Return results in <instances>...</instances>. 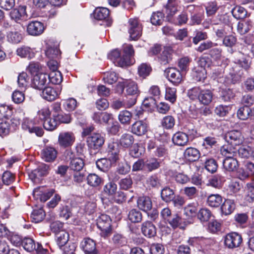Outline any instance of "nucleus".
I'll use <instances>...</instances> for the list:
<instances>
[{
  "mask_svg": "<svg viewBox=\"0 0 254 254\" xmlns=\"http://www.w3.org/2000/svg\"><path fill=\"white\" fill-rule=\"evenodd\" d=\"M224 138L226 144L221 147L220 150L222 154L236 156L237 151L236 147L241 145L244 141V137L241 132L238 130H230L224 135Z\"/></svg>",
  "mask_w": 254,
  "mask_h": 254,
  "instance_id": "f257e3e1",
  "label": "nucleus"
},
{
  "mask_svg": "<svg viewBox=\"0 0 254 254\" xmlns=\"http://www.w3.org/2000/svg\"><path fill=\"white\" fill-rule=\"evenodd\" d=\"M98 228L101 230V235L104 237L109 236L112 232L111 219L106 214H101L97 220Z\"/></svg>",
  "mask_w": 254,
  "mask_h": 254,
  "instance_id": "f03ea898",
  "label": "nucleus"
},
{
  "mask_svg": "<svg viewBox=\"0 0 254 254\" xmlns=\"http://www.w3.org/2000/svg\"><path fill=\"white\" fill-rule=\"evenodd\" d=\"M126 91L128 95L133 96L127 103V107H130L135 104L136 97L138 95L139 91L136 83L131 80H126Z\"/></svg>",
  "mask_w": 254,
  "mask_h": 254,
  "instance_id": "7ed1b4c3",
  "label": "nucleus"
},
{
  "mask_svg": "<svg viewBox=\"0 0 254 254\" xmlns=\"http://www.w3.org/2000/svg\"><path fill=\"white\" fill-rule=\"evenodd\" d=\"M128 32L132 40L138 39L142 34V27L138 19L130 18L128 20Z\"/></svg>",
  "mask_w": 254,
  "mask_h": 254,
  "instance_id": "20e7f679",
  "label": "nucleus"
},
{
  "mask_svg": "<svg viewBox=\"0 0 254 254\" xmlns=\"http://www.w3.org/2000/svg\"><path fill=\"white\" fill-rule=\"evenodd\" d=\"M104 137L98 133H94L86 138V143L88 147L94 150L100 148L104 144Z\"/></svg>",
  "mask_w": 254,
  "mask_h": 254,
  "instance_id": "39448f33",
  "label": "nucleus"
},
{
  "mask_svg": "<svg viewBox=\"0 0 254 254\" xmlns=\"http://www.w3.org/2000/svg\"><path fill=\"white\" fill-rule=\"evenodd\" d=\"M165 75L174 85H178L183 80L182 72L176 68L170 67L164 70Z\"/></svg>",
  "mask_w": 254,
  "mask_h": 254,
  "instance_id": "423d86ee",
  "label": "nucleus"
},
{
  "mask_svg": "<svg viewBox=\"0 0 254 254\" xmlns=\"http://www.w3.org/2000/svg\"><path fill=\"white\" fill-rule=\"evenodd\" d=\"M49 166L45 164L39 165L37 168L32 171L29 174V178L34 183H38L41 178L46 176L48 174Z\"/></svg>",
  "mask_w": 254,
  "mask_h": 254,
  "instance_id": "0eeeda50",
  "label": "nucleus"
},
{
  "mask_svg": "<svg viewBox=\"0 0 254 254\" xmlns=\"http://www.w3.org/2000/svg\"><path fill=\"white\" fill-rule=\"evenodd\" d=\"M242 242L241 236L237 233H229L225 236L224 244L226 247L233 249L240 246Z\"/></svg>",
  "mask_w": 254,
  "mask_h": 254,
  "instance_id": "6e6552de",
  "label": "nucleus"
},
{
  "mask_svg": "<svg viewBox=\"0 0 254 254\" xmlns=\"http://www.w3.org/2000/svg\"><path fill=\"white\" fill-rule=\"evenodd\" d=\"M48 83V75L46 73H38L34 76L31 86L37 90H42L47 86Z\"/></svg>",
  "mask_w": 254,
  "mask_h": 254,
  "instance_id": "1a4fd4ad",
  "label": "nucleus"
},
{
  "mask_svg": "<svg viewBox=\"0 0 254 254\" xmlns=\"http://www.w3.org/2000/svg\"><path fill=\"white\" fill-rule=\"evenodd\" d=\"M123 55L117 62L118 66L123 67L131 64L130 58L134 55L133 47L131 45H126L123 47Z\"/></svg>",
  "mask_w": 254,
  "mask_h": 254,
  "instance_id": "9d476101",
  "label": "nucleus"
},
{
  "mask_svg": "<svg viewBox=\"0 0 254 254\" xmlns=\"http://www.w3.org/2000/svg\"><path fill=\"white\" fill-rule=\"evenodd\" d=\"M80 245L85 254H100L99 250L96 248L95 241L90 238H84Z\"/></svg>",
  "mask_w": 254,
  "mask_h": 254,
  "instance_id": "9b49d317",
  "label": "nucleus"
},
{
  "mask_svg": "<svg viewBox=\"0 0 254 254\" xmlns=\"http://www.w3.org/2000/svg\"><path fill=\"white\" fill-rule=\"evenodd\" d=\"M66 158L69 159V168L72 170L79 172L84 166L83 160L80 157H74L70 151L67 152Z\"/></svg>",
  "mask_w": 254,
  "mask_h": 254,
  "instance_id": "f8f14e48",
  "label": "nucleus"
},
{
  "mask_svg": "<svg viewBox=\"0 0 254 254\" xmlns=\"http://www.w3.org/2000/svg\"><path fill=\"white\" fill-rule=\"evenodd\" d=\"M148 128V125L145 120H139L135 122L130 127V131L137 136L145 134Z\"/></svg>",
  "mask_w": 254,
  "mask_h": 254,
  "instance_id": "ddd939ff",
  "label": "nucleus"
},
{
  "mask_svg": "<svg viewBox=\"0 0 254 254\" xmlns=\"http://www.w3.org/2000/svg\"><path fill=\"white\" fill-rule=\"evenodd\" d=\"M120 149L119 144L116 142H111L107 149V157L112 162H117L119 160Z\"/></svg>",
  "mask_w": 254,
  "mask_h": 254,
  "instance_id": "4468645a",
  "label": "nucleus"
},
{
  "mask_svg": "<svg viewBox=\"0 0 254 254\" xmlns=\"http://www.w3.org/2000/svg\"><path fill=\"white\" fill-rule=\"evenodd\" d=\"M26 6H19L17 8H13L9 13L10 19L17 23L24 20L26 16Z\"/></svg>",
  "mask_w": 254,
  "mask_h": 254,
  "instance_id": "2eb2a0df",
  "label": "nucleus"
},
{
  "mask_svg": "<svg viewBox=\"0 0 254 254\" xmlns=\"http://www.w3.org/2000/svg\"><path fill=\"white\" fill-rule=\"evenodd\" d=\"M226 158L223 161V166L224 169L228 172H233L237 170L239 167V163L235 156L232 155H225Z\"/></svg>",
  "mask_w": 254,
  "mask_h": 254,
  "instance_id": "dca6fc26",
  "label": "nucleus"
},
{
  "mask_svg": "<svg viewBox=\"0 0 254 254\" xmlns=\"http://www.w3.org/2000/svg\"><path fill=\"white\" fill-rule=\"evenodd\" d=\"M75 137L71 132H63L60 133L58 141L60 145L64 147L71 146L74 141Z\"/></svg>",
  "mask_w": 254,
  "mask_h": 254,
  "instance_id": "f3484780",
  "label": "nucleus"
},
{
  "mask_svg": "<svg viewBox=\"0 0 254 254\" xmlns=\"http://www.w3.org/2000/svg\"><path fill=\"white\" fill-rule=\"evenodd\" d=\"M141 232L144 236L148 238H152L156 235L155 226L150 221H146L141 224Z\"/></svg>",
  "mask_w": 254,
  "mask_h": 254,
  "instance_id": "a211bd4d",
  "label": "nucleus"
},
{
  "mask_svg": "<svg viewBox=\"0 0 254 254\" xmlns=\"http://www.w3.org/2000/svg\"><path fill=\"white\" fill-rule=\"evenodd\" d=\"M44 30L43 24L37 21H32L27 26V32L31 35H39Z\"/></svg>",
  "mask_w": 254,
  "mask_h": 254,
  "instance_id": "6ab92c4d",
  "label": "nucleus"
},
{
  "mask_svg": "<svg viewBox=\"0 0 254 254\" xmlns=\"http://www.w3.org/2000/svg\"><path fill=\"white\" fill-rule=\"evenodd\" d=\"M109 10L105 7H100L96 8L94 12V16L95 19L99 20H105L107 22V25L108 26H111L112 20L109 18Z\"/></svg>",
  "mask_w": 254,
  "mask_h": 254,
  "instance_id": "aec40b11",
  "label": "nucleus"
},
{
  "mask_svg": "<svg viewBox=\"0 0 254 254\" xmlns=\"http://www.w3.org/2000/svg\"><path fill=\"white\" fill-rule=\"evenodd\" d=\"M42 90L41 96L43 99L48 101L51 102L56 100L59 95L58 91L51 86H47L42 89Z\"/></svg>",
  "mask_w": 254,
  "mask_h": 254,
  "instance_id": "412c9836",
  "label": "nucleus"
},
{
  "mask_svg": "<svg viewBox=\"0 0 254 254\" xmlns=\"http://www.w3.org/2000/svg\"><path fill=\"white\" fill-rule=\"evenodd\" d=\"M238 118L242 120H246L248 118L254 119V108H250L248 106H244L239 108L237 112Z\"/></svg>",
  "mask_w": 254,
  "mask_h": 254,
  "instance_id": "4be33fe9",
  "label": "nucleus"
},
{
  "mask_svg": "<svg viewBox=\"0 0 254 254\" xmlns=\"http://www.w3.org/2000/svg\"><path fill=\"white\" fill-rule=\"evenodd\" d=\"M137 205L140 210L146 212L150 210L152 207V202L151 198L146 196L138 197Z\"/></svg>",
  "mask_w": 254,
  "mask_h": 254,
  "instance_id": "5701e85b",
  "label": "nucleus"
},
{
  "mask_svg": "<svg viewBox=\"0 0 254 254\" xmlns=\"http://www.w3.org/2000/svg\"><path fill=\"white\" fill-rule=\"evenodd\" d=\"M57 152L56 150L52 147L44 148L41 152L42 158L46 162H52L57 157Z\"/></svg>",
  "mask_w": 254,
  "mask_h": 254,
  "instance_id": "b1692460",
  "label": "nucleus"
},
{
  "mask_svg": "<svg viewBox=\"0 0 254 254\" xmlns=\"http://www.w3.org/2000/svg\"><path fill=\"white\" fill-rule=\"evenodd\" d=\"M200 155L199 150L193 147H188L184 152V156L185 159L190 162H194L198 160Z\"/></svg>",
  "mask_w": 254,
  "mask_h": 254,
  "instance_id": "393cba45",
  "label": "nucleus"
},
{
  "mask_svg": "<svg viewBox=\"0 0 254 254\" xmlns=\"http://www.w3.org/2000/svg\"><path fill=\"white\" fill-rule=\"evenodd\" d=\"M172 141L174 144L183 146L187 145L189 142V138L185 132L178 131L173 135Z\"/></svg>",
  "mask_w": 254,
  "mask_h": 254,
  "instance_id": "a878e982",
  "label": "nucleus"
},
{
  "mask_svg": "<svg viewBox=\"0 0 254 254\" xmlns=\"http://www.w3.org/2000/svg\"><path fill=\"white\" fill-rule=\"evenodd\" d=\"M235 202L233 199H225L221 207L222 213L225 215H228L231 214L235 209Z\"/></svg>",
  "mask_w": 254,
  "mask_h": 254,
  "instance_id": "bb28decb",
  "label": "nucleus"
},
{
  "mask_svg": "<svg viewBox=\"0 0 254 254\" xmlns=\"http://www.w3.org/2000/svg\"><path fill=\"white\" fill-rule=\"evenodd\" d=\"M116 162H112L108 157L103 158L96 161V164L97 167L103 172H107L110 168L112 164H115Z\"/></svg>",
  "mask_w": 254,
  "mask_h": 254,
  "instance_id": "cd10ccee",
  "label": "nucleus"
},
{
  "mask_svg": "<svg viewBox=\"0 0 254 254\" xmlns=\"http://www.w3.org/2000/svg\"><path fill=\"white\" fill-rule=\"evenodd\" d=\"M213 96V95L211 90H202L198 100L201 104L208 105L211 102Z\"/></svg>",
  "mask_w": 254,
  "mask_h": 254,
  "instance_id": "c85d7f7f",
  "label": "nucleus"
},
{
  "mask_svg": "<svg viewBox=\"0 0 254 254\" xmlns=\"http://www.w3.org/2000/svg\"><path fill=\"white\" fill-rule=\"evenodd\" d=\"M172 51L169 48H165L158 57V62L162 65H166L172 60Z\"/></svg>",
  "mask_w": 254,
  "mask_h": 254,
  "instance_id": "c756f323",
  "label": "nucleus"
},
{
  "mask_svg": "<svg viewBox=\"0 0 254 254\" xmlns=\"http://www.w3.org/2000/svg\"><path fill=\"white\" fill-rule=\"evenodd\" d=\"M127 218L132 223H140L142 220V214L139 210L132 208L129 211Z\"/></svg>",
  "mask_w": 254,
  "mask_h": 254,
  "instance_id": "7c9ffc66",
  "label": "nucleus"
},
{
  "mask_svg": "<svg viewBox=\"0 0 254 254\" xmlns=\"http://www.w3.org/2000/svg\"><path fill=\"white\" fill-rule=\"evenodd\" d=\"M134 141V138L132 135L125 133L122 135L119 142L123 147L127 148L133 144Z\"/></svg>",
  "mask_w": 254,
  "mask_h": 254,
  "instance_id": "2f4dec72",
  "label": "nucleus"
},
{
  "mask_svg": "<svg viewBox=\"0 0 254 254\" xmlns=\"http://www.w3.org/2000/svg\"><path fill=\"white\" fill-rule=\"evenodd\" d=\"M223 201L222 197L218 194H211L207 199V204L212 207H219Z\"/></svg>",
  "mask_w": 254,
  "mask_h": 254,
  "instance_id": "473e14b6",
  "label": "nucleus"
},
{
  "mask_svg": "<svg viewBox=\"0 0 254 254\" xmlns=\"http://www.w3.org/2000/svg\"><path fill=\"white\" fill-rule=\"evenodd\" d=\"M57 244L59 248H62L64 245H67L69 240V234L65 231H62L56 235Z\"/></svg>",
  "mask_w": 254,
  "mask_h": 254,
  "instance_id": "72a5a7b5",
  "label": "nucleus"
},
{
  "mask_svg": "<svg viewBox=\"0 0 254 254\" xmlns=\"http://www.w3.org/2000/svg\"><path fill=\"white\" fill-rule=\"evenodd\" d=\"M87 184L93 187H97L103 184V179L96 174H90L87 177Z\"/></svg>",
  "mask_w": 254,
  "mask_h": 254,
  "instance_id": "f704fd0d",
  "label": "nucleus"
},
{
  "mask_svg": "<svg viewBox=\"0 0 254 254\" xmlns=\"http://www.w3.org/2000/svg\"><path fill=\"white\" fill-rule=\"evenodd\" d=\"M252 27V22L250 20L239 22L237 25L238 32L241 35L248 33Z\"/></svg>",
  "mask_w": 254,
  "mask_h": 254,
  "instance_id": "c9c22d12",
  "label": "nucleus"
},
{
  "mask_svg": "<svg viewBox=\"0 0 254 254\" xmlns=\"http://www.w3.org/2000/svg\"><path fill=\"white\" fill-rule=\"evenodd\" d=\"M132 117V113L127 110L121 111L118 115L119 121L122 124L125 125L130 124Z\"/></svg>",
  "mask_w": 254,
  "mask_h": 254,
  "instance_id": "e433bc0d",
  "label": "nucleus"
},
{
  "mask_svg": "<svg viewBox=\"0 0 254 254\" xmlns=\"http://www.w3.org/2000/svg\"><path fill=\"white\" fill-rule=\"evenodd\" d=\"M43 189V187L35 189L34 190V193L39 192V193L37 194L40 196V199L41 201L45 202L52 196L55 190L53 189H51L47 191H43L42 190Z\"/></svg>",
  "mask_w": 254,
  "mask_h": 254,
  "instance_id": "4c0bfd02",
  "label": "nucleus"
},
{
  "mask_svg": "<svg viewBox=\"0 0 254 254\" xmlns=\"http://www.w3.org/2000/svg\"><path fill=\"white\" fill-rule=\"evenodd\" d=\"M45 54L50 59H54L60 55L61 51L57 46L48 45L45 51Z\"/></svg>",
  "mask_w": 254,
  "mask_h": 254,
  "instance_id": "58836bf2",
  "label": "nucleus"
},
{
  "mask_svg": "<svg viewBox=\"0 0 254 254\" xmlns=\"http://www.w3.org/2000/svg\"><path fill=\"white\" fill-rule=\"evenodd\" d=\"M175 196L174 190L169 187L163 188L161 192V197L162 199L166 202H170Z\"/></svg>",
  "mask_w": 254,
  "mask_h": 254,
  "instance_id": "ea45409f",
  "label": "nucleus"
},
{
  "mask_svg": "<svg viewBox=\"0 0 254 254\" xmlns=\"http://www.w3.org/2000/svg\"><path fill=\"white\" fill-rule=\"evenodd\" d=\"M112 241L113 244L116 247H122L125 246L127 243V239L123 235L116 233L114 234Z\"/></svg>",
  "mask_w": 254,
  "mask_h": 254,
  "instance_id": "a19ab883",
  "label": "nucleus"
},
{
  "mask_svg": "<svg viewBox=\"0 0 254 254\" xmlns=\"http://www.w3.org/2000/svg\"><path fill=\"white\" fill-rule=\"evenodd\" d=\"M206 70L202 67H194L192 71L194 78L197 81H203L206 77Z\"/></svg>",
  "mask_w": 254,
  "mask_h": 254,
  "instance_id": "79ce46f5",
  "label": "nucleus"
},
{
  "mask_svg": "<svg viewBox=\"0 0 254 254\" xmlns=\"http://www.w3.org/2000/svg\"><path fill=\"white\" fill-rule=\"evenodd\" d=\"M212 216L209 209L206 208L200 209L197 213L198 219L201 222H207Z\"/></svg>",
  "mask_w": 254,
  "mask_h": 254,
  "instance_id": "37998d69",
  "label": "nucleus"
},
{
  "mask_svg": "<svg viewBox=\"0 0 254 254\" xmlns=\"http://www.w3.org/2000/svg\"><path fill=\"white\" fill-rule=\"evenodd\" d=\"M22 245L24 249L29 252L34 251L37 246L32 239L27 237H25L22 240Z\"/></svg>",
  "mask_w": 254,
  "mask_h": 254,
  "instance_id": "c03bdc74",
  "label": "nucleus"
},
{
  "mask_svg": "<svg viewBox=\"0 0 254 254\" xmlns=\"http://www.w3.org/2000/svg\"><path fill=\"white\" fill-rule=\"evenodd\" d=\"M48 75V81L54 84H59L63 80V77L61 72L56 71L51 72Z\"/></svg>",
  "mask_w": 254,
  "mask_h": 254,
  "instance_id": "a18cd8bd",
  "label": "nucleus"
},
{
  "mask_svg": "<svg viewBox=\"0 0 254 254\" xmlns=\"http://www.w3.org/2000/svg\"><path fill=\"white\" fill-rule=\"evenodd\" d=\"M237 153L242 158H249L252 156L253 151L251 147L249 146H243L237 149Z\"/></svg>",
  "mask_w": 254,
  "mask_h": 254,
  "instance_id": "49530a36",
  "label": "nucleus"
},
{
  "mask_svg": "<svg viewBox=\"0 0 254 254\" xmlns=\"http://www.w3.org/2000/svg\"><path fill=\"white\" fill-rule=\"evenodd\" d=\"M183 193L190 199L195 198L198 194V190L194 187H186L182 190Z\"/></svg>",
  "mask_w": 254,
  "mask_h": 254,
  "instance_id": "de8ad7c7",
  "label": "nucleus"
},
{
  "mask_svg": "<svg viewBox=\"0 0 254 254\" xmlns=\"http://www.w3.org/2000/svg\"><path fill=\"white\" fill-rule=\"evenodd\" d=\"M164 14L160 11L153 12L150 18L151 23L154 25H160L164 21Z\"/></svg>",
  "mask_w": 254,
  "mask_h": 254,
  "instance_id": "09e8293b",
  "label": "nucleus"
},
{
  "mask_svg": "<svg viewBox=\"0 0 254 254\" xmlns=\"http://www.w3.org/2000/svg\"><path fill=\"white\" fill-rule=\"evenodd\" d=\"M43 125L45 129L47 130H53L58 126V121L55 117L53 118H49L43 123Z\"/></svg>",
  "mask_w": 254,
  "mask_h": 254,
  "instance_id": "8fccbe9b",
  "label": "nucleus"
},
{
  "mask_svg": "<svg viewBox=\"0 0 254 254\" xmlns=\"http://www.w3.org/2000/svg\"><path fill=\"white\" fill-rule=\"evenodd\" d=\"M223 181L224 177L220 175H216L209 180L208 185L216 188H219Z\"/></svg>",
  "mask_w": 254,
  "mask_h": 254,
  "instance_id": "3c124183",
  "label": "nucleus"
},
{
  "mask_svg": "<svg viewBox=\"0 0 254 254\" xmlns=\"http://www.w3.org/2000/svg\"><path fill=\"white\" fill-rule=\"evenodd\" d=\"M144 152V148L138 144L136 143L130 149L129 154L134 158H138L143 154Z\"/></svg>",
  "mask_w": 254,
  "mask_h": 254,
  "instance_id": "603ef678",
  "label": "nucleus"
},
{
  "mask_svg": "<svg viewBox=\"0 0 254 254\" xmlns=\"http://www.w3.org/2000/svg\"><path fill=\"white\" fill-rule=\"evenodd\" d=\"M232 12L234 17L238 19L245 18L247 14V10L244 7L240 6L235 7Z\"/></svg>",
  "mask_w": 254,
  "mask_h": 254,
  "instance_id": "864d4df0",
  "label": "nucleus"
},
{
  "mask_svg": "<svg viewBox=\"0 0 254 254\" xmlns=\"http://www.w3.org/2000/svg\"><path fill=\"white\" fill-rule=\"evenodd\" d=\"M151 71L150 66L146 64H142L138 67V72L140 76L145 78Z\"/></svg>",
  "mask_w": 254,
  "mask_h": 254,
  "instance_id": "5fc2aeb1",
  "label": "nucleus"
},
{
  "mask_svg": "<svg viewBox=\"0 0 254 254\" xmlns=\"http://www.w3.org/2000/svg\"><path fill=\"white\" fill-rule=\"evenodd\" d=\"M144 166L149 171H152L160 167V162L156 158H151L145 162Z\"/></svg>",
  "mask_w": 254,
  "mask_h": 254,
  "instance_id": "6e6d98bb",
  "label": "nucleus"
},
{
  "mask_svg": "<svg viewBox=\"0 0 254 254\" xmlns=\"http://www.w3.org/2000/svg\"><path fill=\"white\" fill-rule=\"evenodd\" d=\"M45 216V212L42 209L34 210L31 214L32 219L35 223L42 221Z\"/></svg>",
  "mask_w": 254,
  "mask_h": 254,
  "instance_id": "4d7b16f0",
  "label": "nucleus"
},
{
  "mask_svg": "<svg viewBox=\"0 0 254 254\" xmlns=\"http://www.w3.org/2000/svg\"><path fill=\"white\" fill-rule=\"evenodd\" d=\"M120 188L122 190H127L131 188L132 180L130 176L122 179L119 183Z\"/></svg>",
  "mask_w": 254,
  "mask_h": 254,
  "instance_id": "13d9d810",
  "label": "nucleus"
},
{
  "mask_svg": "<svg viewBox=\"0 0 254 254\" xmlns=\"http://www.w3.org/2000/svg\"><path fill=\"white\" fill-rule=\"evenodd\" d=\"M242 87L247 92H254V77L247 78L244 81Z\"/></svg>",
  "mask_w": 254,
  "mask_h": 254,
  "instance_id": "bf43d9fd",
  "label": "nucleus"
},
{
  "mask_svg": "<svg viewBox=\"0 0 254 254\" xmlns=\"http://www.w3.org/2000/svg\"><path fill=\"white\" fill-rule=\"evenodd\" d=\"M247 194L245 196V200L250 202H254V186L250 183L247 185Z\"/></svg>",
  "mask_w": 254,
  "mask_h": 254,
  "instance_id": "052dcab7",
  "label": "nucleus"
},
{
  "mask_svg": "<svg viewBox=\"0 0 254 254\" xmlns=\"http://www.w3.org/2000/svg\"><path fill=\"white\" fill-rule=\"evenodd\" d=\"M117 190V185L112 182L108 183L104 187V191L109 195H113L115 194Z\"/></svg>",
  "mask_w": 254,
  "mask_h": 254,
  "instance_id": "680f3d73",
  "label": "nucleus"
},
{
  "mask_svg": "<svg viewBox=\"0 0 254 254\" xmlns=\"http://www.w3.org/2000/svg\"><path fill=\"white\" fill-rule=\"evenodd\" d=\"M176 91L177 90L175 88H167L165 95L166 99L172 103H174L176 101Z\"/></svg>",
  "mask_w": 254,
  "mask_h": 254,
  "instance_id": "e2e57ef3",
  "label": "nucleus"
},
{
  "mask_svg": "<svg viewBox=\"0 0 254 254\" xmlns=\"http://www.w3.org/2000/svg\"><path fill=\"white\" fill-rule=\"evenodd\" d=\"M218 165L216 161L212 158L207 159L205 162V168L209 172L213 173L217 169Z\"/></svg>",
  "mask_w": 254,
  "mask_h": 254,
  "instance_id": "0e129e2a",
  "label": "nucleus"
},
{
  "mask_svg": "<svg viewBox=\"0 0 254 254\" xmlns=\"http://www.w3.org/2000/svg\"><path fill=\"white\" fill-rule=\"evenodd\" d=\"M175 124V120L172 116L165 117L162 121V125L166 129H170L173 127Z\"/></svg>",
  "mask_w": 254,
  "mask_h": 254,
  "instance_id": "69168bd1",
  "label": "nucleus"
},
{
  "mask_svg": "<svg viewBox=\"0 0 254 254\" xmlns=\"http://www.w3.org/2000/svg\"><path fill=\"white\" fill-rule=\"evenodd\" d=\"M205 9L208 16L214 15L218 9L216 1H212L209 2L207 3V5L205 7Z\"/></svg>",
  "mask_w": 254,
  "mask_h": 254,
  "instance_id": "338daca9",
  "label": "nucleus"
},
{
  "mask_svg": "<svg viewBox=\"0 0 254 254\" xmlns=\"http://www.w3.org/2000/svg\"><path fill=\"white\" fill-rule=\"evenodd\" d=\"M190 62V59L188 57L181 58L178 61V66L181 72L186 71L189 69V65Z\"/></svg>",
  "mask_w": 254,
  "mask_h": 254,
  "instance_id": "774afa93",
  "label": "nucleus"
}]
</instances>
